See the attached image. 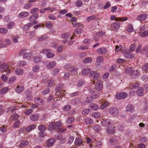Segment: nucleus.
I'll list each match as a JSON object with an SVG mask.
<instances>
[{
	"mask_svg": "<svg viewBox=\"0 0 148 148\" xmlns=\"http://www.w3.org/2000/svg\"><path fill=\"white\" fill-rule=\"evenodd\" d=\"M90 68H86L83 70L82 72V74L84 75H86L89 74H90V73L92 72Z\"/></svg>",
	"mask_w": 148,
	"mask_h": 148,
	"instance_id": "obj_18",
	"label": "nucleus"
},
{
	"mask_svg": "<svg viewBox=\"0 0 148 148\" xmlns=\"http://www.w3.org/2000/svg\"><path fill=\"white\" fill-rule=\"evenodd\" d=\"M82 143V140L81 138H76L75 141V144L76 145H79L81 144Z\"/></svg>",
	"mask_w": 148,
	"mask_h": 148,
	"instance_id": "obj_34",
	"label": "nucleus"
},
{
	"mask_svg": "<svg viewBox=\"0 0 148 148\" xmlns=\"http://www.w3.org/2000/svg\"><path fill=\"white\" fill-rule=\"evenodd\" d=\"M90 92L91 94V97L92 98H95L100 95V93L97 91H90Z\"/></svg>",
	"mask_w": 148,
	"mask_h": 148,
	"instance_id": "obj_10",
	"label": "nucleus"
},
{
	"mask_svg": "<svg viewBox=\"0 0 148 148\" xmlns=\"http://www.w3.org/2000/svg\"><path fill=\"white\" fill-rule=\"evenodd\" d=\"M47 85L48 87H50L55 85V84L53 80L51 79L47 82Z\"/></svg>",
	"mask_w": 148,
	"mask_h": 148,
	"instance_id": "obj_39",
	"label": "nucleus"
},
{
	"mask_svg": "<svg viewBox=\"0 0 148 148\" xmlns=\"http://www.w3.org/2000/svg\"><path fill=\"white\" fill-rule=\"evenodd\" d=\"M19 117V116L15 113H13L11 116V120L14 121L18 119Z\"/></svg>",
	"mask_w": 148,
	"mask_h": 148,
	"instance_id": "obj_28",
	"label": "nucleus"
},
{
	"mask_svg": "<svg viewBox=\"0 0 148 148\" xmlns=\"http://www.w3.org/2000/svg\"><path fill=\"white\" fill-rule=\"evenodd\" d=\"M36 127V125H32L28 127L27 128H25V131L27 132H29L34 129Z\"/></svg>",
	"mask_w": 148,
	"mask_h": 148,
	"instance_id": "obj_30",
	"label": "nucleus"
},
{
	"mask_svg": "<svg viewBox=\"0 0 148 148\" xmlns=\"http://www.w3.org/2000/svg\"><path fill=\"white\" fill-rule=\"evenodd\" d=\"M106 130V132L107 134H112L115 131L114 127H108Z\"/></svg>",
	"mask_w": 148,
	"mask_h": 148,
	"instance_id": "obj_24",
	"label": "nucleus"
},
{
	"mask_svg": "<svg viewBox=\"0 0 148 148\" xmlns=\"http://www.w3.org/2000/svg\"><path fill=\"white\" fill-rule=\"evenodd\" d=\"M56 64V62L54 61H52L50 62L47 65V68L48 69H51L54 68Z\"/></svg>",
	"mask_w": 148,
	"mask_h": 148,
	"instance_id": "obj_15",
	"label": "nucleus"
},
{
	"mask_svg": "<svg viewBox=\"0 0 148 148\" xmlns=\"http://www.w3.org/2000/svg\"><path fill=\"white\" fill-rule=\"evenodd\" d=\"M14 24V22H11L8 24L7 25V27L8 29H10L12 28V26Z\"/></svg>",
	"mask_w": 148,
	"mask_h": 148,
	"instance_id": "obj_55",
	"label": "nucleus"
},
{
	"mask_svg": "<svg viewBox=\"0 0 148 148\" xmlns=\"http://www.w3.org/2000/svg\"><path fill=\"white\" fill-rule=\"evenodd\" d=\"M51 50L50 49H42L40 52V53H45L47 54L48 52H51Z\"/></svg>",
	"mask_w": 148,
	"mask_h": 148,
	"instance_id": "obj_46",
	"label": "nucleus"
},
{
	"mask_svg": "<svg viewBox=\"0 0 148 148\" xmlns=\"http://www.w3.org/2000/svg\"><path fill=\"white\" fill-rule=\"evenodd\" d=\"M48 130L51 131H53L56 129L55 126V123H50L48 126Z\"/></svg>",
	"mask_w": 148,
	"mask_h": 148,
	"instance_id": "obj_27",
	"label": "nucleus"
},
{
	"mask_svg": "<svg viewBox=\"0 0 148 148\" xmlns=\"http://www.w3.org/2000/svg\"><path fill=\"white\" fill-rule=\"evenodd\" d=\"M55 142V140L53 138L48 140L46 142L47 146L48 147L52 146Z\"/></svg>",
	"mask_w": 148,
	"mask_h": 148,
	"instance_id": "obj_19",
	"label": "nucleus"
},
{
	"mask_svg": "<svg viewBox=\"0 0 148 148\" xmlns=\"http://www.w3.org/2000/svg\"><path fill=\"white\" fill-rule=\"evenodd\" d=\"M38 129L40 131L39 133V135L40 137H44L46 135V132L45 131L47 130L46 126L43 125H41L38 126Z\"/></svg>",
	"mask_w": 148,
	"mask_h": 148,
	"instance_id": "obj_2",
	"label": "nucleus"
},
{
	"mask_svg": "<svg viewBox=\"0 0 148 148\" xmlns=\"http://www.w3.org/2000/svg\"><path fill=\"white\" fill-rule=\"evenodd\" d=\"M63 87V84H60L55 88V90L56 92H57L56 93V95L57 94L58 95V91L62 89Z\"/></svg>",
	"mask_w": 148,
	"mask_h": 148,
	"instance_id": "obj_33",
	"label": "nucleus"
},
{
	"mask_svg": "<svg viewBox=\"0 0 148 148\" xmlns=\"http://www.w3.org/2000/svg\"><path fill=\"white\" fill-rule=\"evenodd\" d=\"M39 16L38 14H34L31 16L29 19V21L32 22L34 19H36L38 18Z\"/></svg>",
	"mask_w": 148,
	"mask_h": 148,
	"instance_id": "obj_29",
	"label": "nucleus"
},
{
	"mask_svg": "<svg viewBox=\"0 0 148 148\" xmlns=\"http://www.w3.org/2000/svg\"><path fill=\"white\" fill-rule=\"evenodd\" d=\"M127 96V94L124 92L117 93L116 95V98L118 99H122L125 98Z\"/></svg>",
	"mask_w": 148,
	"mask_h": 148,
	"instance_id": "obj_5",
	"label": "nucleus"
},
{
	"mask_svg": "<svg viewBox=\"0 0 148 148\" xmlns=\"http://www.w3.org/2000/svg\"><path fill=\"white\" fill-rule=\"evenodd\" d=\"M84 122L87 124L91 125L93 123V120L90 118H86L84 119Z\"/></svg>",
	"mask_w": 148,
	"mask_h": 148,
	"instance_id": "obj_21",
	"label": "nucleus"
},
{
	"mask_svg": "<svg viewBox=\"0 0 148 148\" xmlns=\"http://www.w3.org/2000/svg\"><path fill=\"white\" fill-rule=\"evenodd\" d=\"M142 70L144 71L148 70V63L146 64L143 66Z\"/></svg>",
	"mask_w": 148,
	"mask_h": 148,
	"instance_id": "obj_61",
	"label": "nucleus"
},
{
	"mask_svg": "<svg viewBox=\"0 0 148 148\" xmlns=\"http://www.w3.org/2000/svg\"><path fill=\"white\" fill-rule=\"evenodd\" d=\"M8 32V30L5 28H0V33L6 34Z\"/></svg>",
	"mask_w": 148,
	"mask_h": 148,
	"instance_id": "obj_57",
	"label": "nucleus"
},
{
	"mask_svg": "<svg viewBox=\"0 0 148 148\" xmlns=\"http://www.w3.org/2000/svg\"><path fill=\"white\" fill-rule=\"evenodd\" d=\"M39 10V9L37 8H34L31 10L30 11V13L31 14H34L37 12Z\"/></svg>",
	"mask_w": 148,
	"mask_h": 148,
	"instance_id": "obj_58",
	"label": "nucleus"
},
{
	"mask_svg": "<svg viewBox=\"0 0 148 148\" xmlns=\"http://www.w3.org/2000/svg\"><path fill=\"white\" fill-rule=\"evenodd\" d=\"M34 102L36 104L38 105H42L44 102L41 98L38 97H36L34 99Z\"/></svg>",
	"mask_w": 148,
	"mask_h": 148,
	"instance_id": "obj_13",
	"label": "nucleus"
},
{
	"mask_svg": "<svg viewBox=\"0 0 148 148\" xmlns=\"http://www.w3.org/2000/svg\"><path fill=\"white\" fill-rule=\"evenodd\" d=\"M48 36L46 35H43L41 36L38 38V40L39 41H41L47 39Z\"/></svg>",
	"mask_w": 148,
	"mask_h": 148,
	"instance_id": "obj_36",
	"label": "nucleus"
},
{
	"mask_svg": "<svg viewBox=\"0 0 148 148\" xmlns=\"http://www.w3.org/2000/svg\"><path fill=\"white\" fill-rule=\"evenodd\" d=\"M74 120V119L73 117H70L66 121L67 123L68 124L71 123Z\"/></svg>",
	"mask_w": 148,
	"mask_h": 148,
	"instance_id": "obj_60",
	"label": "nucleus"
},
{
	"mask_svg": "<svg viewBox=\"0 0 148 148\" xmlns=\"http://www.w3.org/2000/svg\"><path fill=\"white\" fill-rule=\"evenodd\" d=\"M94 75L92 78L93 82L95 83V80L98 79L100 76V74L98 73H96L94 71L91 72L90 73V76H92Z\"/></svg>",
	"mask_w": 148,
	"mask_h": 148,
	"instance_id": "obj_6",
	"label": "nucleus"
},
{
	"mask_svg": "<svg viewBox=\"0 0 148 148\" xmlns=\"http://www.w3.org/2000/svg\"><path fill=\"white\" fill-rule=\"evenodd\" d=\"M128 19L127 17H123L122 18L117 17L116 19L115 20L117 21H124Z\"/></svg>",
	"mask_w": 148,
	"mask_h": 148,
	"instance_id": "obj_48",
	"label": "nucleus"
},
{
	"mask_svg": "<svg viewBox=\"0 0 148 148\" xmlns=\"http://www.w3.org/2000/svg\"><path fill=\"white\" fill-rule=\"evenodd\" d=\"M101 124L103 126L107 127L111 124L110 120L108 119H103L101 121Z\"/></svg>",
	"mask_w": 148,
	"mask_h": 148,
	"instance_id": "obj_11",
	"label": "nucleus"
},
{
	"mask_svg": "<svg viewBox=\"0 0 148 148\" xmlns=\"http://www.w3.org/2000/svg\"><path fill=\"white\" fill-rule=\"evenodd\" d=\"M83 30L82 28H80L75 29L74 32L76 34H78L83 32Z\"/></svg>",
	"mask_w": 148,
	"mask_h": 148,
	"instance_id": "obj_50",
	"label": "nucleus"
},
{
	"mask_svg": "<svg viewBox=\"0 0 148 148\" xmlns=\"http://www.w3.org/2000/svg\"><path fill=\"white\" fill-rule=\"evenodd\" d=\"M8 90V87H4L2 88L0 90V93L1 94H4L6 93Z\"/></svg>",
	"mask_w": 148,
	"mask_h": 148,
	"instance_id": "obj_47",
	"label": "nucleus"
},
{
	"mask_svg": "<svg viewBox=\"0 0 148 148\" xmlns=\"http://www.w3.org/2000/svg\"><path fill=\"white\" fill-rule=\"evenodd\" d=\"M42 59V57L40 55L35 56L33 60L34 62L35 63H38Z\"/></svg>",
	"mask_w": 148,
	"mask_h": 148,
	"instance_id": "obj_22",
	"label": "nucleus"
},
{
	"mask_svg": "<svg viewBox=\"0 0 148 148\" xmlns=\"http://www.w3.org/2000/svg\"><path fill=\"white\" fill-rule=\"evenodd\" d=\"M50 91V89L49 88H47L44 91H43L42 92V94L44 95H45L49 93Z\"/></svg>",
	"mask_w": 148,
	"mask_h": 148,
	"instance_id": "obj_62",
	"label": "nucleus"
},
{
	"mask_svg": "<svg viewBox=\"0 0 148 148\" xmlns=\"http://www.w3.org/2000/svg\"><path fill=\"white\" fill-rule=\"evenodd\" d=\"M40 69V66L38 65H36L34 66L33 69V70L34 72H37Z\"/></svg>",
	"mask_w": 148,
	"mask_h": 148,
	"instance_id": "obj_54",
	"label": "nucleus"
},
{
	"mask_svg": "<svg viewBox=\"0 0 148 148\" xmlns=\"http://www.w3.org/2000/svg\"><path fill=\"white\" fill-rule=\"evenodd\" d=\"M140 36L141 37H145L148 36V31H145L143 32L140 33Z\"/></svg>",
	"mask_w": 148,
	"mask_h": 148,
	"instance_id": "obj_44",
	"label": "nucleus"
},
{
	"mask_svg": "<svg viewBox=\"0 0 148 148\" xmlns=\"http://www.w3.org/2000/svg\"><path fill=\"white\" fill-rule=\"evenodd\" d=\"M23 70L21 68L17 69L15 71L16 74L19 75H22L23 73Z\"/></svg>",
	"mask_w": 148,
	"mask_h": 148,
	"instance_id": "obj_31",
	"label": "nucleus"
},
{
	"mask_svg": "<svg viewBox=\"0 0 148 148\" xmlns=\"http://www.w3.org/2000/svg\"><path fill=\"white\" fill-rule=\"evenodd\" d=\"M29 13L28 12H22L18 14V16L20 18H25L28 15Z\"/></svg>",
	"mask_w": 148,
	"mask_h": 148,
	"instance_id": "obj_25",
	"label": "nucleus"
},
{
	"mask_svg": "<svg viewBox=\"0 0 148 148\" xmlns=\"http://www.w3.org/2000/svg\"><path fill=\"white\" fill-rule=\"evenodd\" d=\"M24 87L22 85H18L15 89L16 92L18 93H21L24 90Z\"/></svg>",
	"mask_w": 148,
	"mask_h": 148,
	"instance_id": "obj_12",
	"label": "nucleus"
},
{
	"mask_svg": "<svg viewBox=\"0 0 148 148\" xmlns=\"http://www.w3.org/2000/svg\"><path fill=\"white\" fill-rule=\"evenodd\" d=\"M76 4L77 7H80L82 6V2L80 0H78L76 2Z\"/></svg>",
	"mask_w": 148,
	"mask_h": 148,
	"instance_id": "obj_64",
	"label": "nucleus"
},
{
	"mask_svg": "<svg viewBox=\"0 0 148 148\" xmlns=\"http://www.w3.org/2000/svg\"><path fill=\"white\" fill-rule=\"evenodd\" d=\"M99 81H97V84L96 86V89L98 91L101 90L102 88V86L101 83H99Z\"/></svg>",
	"mask_w": 148,
	"mask_h": 148,
	"instance_id": "obj_32",
	"label": "nucleus"
},
{
	"mask_svg": "<svg viewBox=\"0 0 148 148\" xmlns=\"http://www.w3.org/2000/svg\"><path fill=\"white\" fill-rule=\"evenodd\" d=\"M147 14H143L138 16L137 19L139 21H143L145 20L147 18Z\"/></svg>",
	"mask_w": 148,
	"mask_h": 148,
	"instance_id": "obj_16",
	"label": "nucleus"
},
{
	"mask_svg": "<svg viewBox=\"0 0 148 148\" xmlns=\"http://www.w3.org/2000/svg\"><path fill=\"white\" fill-rule=\"evenodd\" d=\"M9 66L6 63L2 64L0 66V71H4L8 69Z\"/></svg>",
	"mask_w": 148,
	"mask_h": 148,
	"instance_id": "obj_17",
	"label": "nucleus"
},
{
	"mask_svg": "<svg viewBox=\"0 0 148 148\" xmlns=\"http://www.w3.org/2000/svg\"><path fill=\"white\" fill-rule=\"evenodd\" d=\"M100 113L97 112H95L92 114L91 116L92 117L95 118V119H97L100 116Z\"/></svg>",
	"mask_w": 148,
	"mask_h": 148,
	"instance_id": "obj_52",
	"label": "nucleus"
},
{
	"mask_svg": "<svg viewBox=\"0 0 148 148\" xmlns=\"http://www.w3.org/2000/svg\"><path fill=\"white\" fill-rule=\"evenodd\" d=\"M62 124V123L60 121L56 122V124L55 123V126L56 129H58L60 128Z\"/></svg>",
	"mask_w": 148,
	"mask_h": 148,
	"instance_id": "obj_40",
	"label": "nucleus"
},
{
	"mask_svg": "<svg viewBox=\"0 0 148 148\" xmlns=\"http://www.w3.org/2000/svg\"><path fill=\"white\" fill-rule=\"evenodd\" d=\"M22 53L23 54V57L25 58L30 57L33 54L32 52H30L29 50L28 49H23Z\"/></svg>",
	"mask_w": 148,
	"mask_h": 148,
	"instance_id": "obj_4",
	"label": "nucleus"
},
{
	"mask_svg": "<svg viewBox=\"0 0 148 148\" xmlns=\"http://www.w3.org/2000/svg\"><path fill=\"white\" fill-rule=\"evenodd\" d=\"M136 48V45L134 44H132L129 48V51L130 52H132L134 51Z\"/></svg>",
	"mask_w": 148,
	"mask_h": 148,
	"instance_id": "obj_35",
	"label": "nucleus"
},
{
	"mask_svg": "<svg viewBox=\"0 0 148 148\" xmlns=\"http://www.w3.org/2000/svg\"><path fill=\"white\" fill-rule=\"evenodd\" d=\"M39 117L38 114H32L29 116L31 120L33 121H35L37 120Z\"/></svg>",
	"mask_w": 148,
	"mask_h": 148,
	"instance_id": "obj_9",
	"label": "nucleus"
},
{
	"mask_svg": "<svg viewBox=\"0 0 148 148\" xmlns=\"http://www.w3.org/2000/svg\"><path fill=\"white\" fill-rule=\"evenodd\" d=\"M126 112H132L134 110L133 105L131 104H128L125 108Z\"/></svg>",
	"mask_w": 148,
	"mask_h": 148,
	"instance_id": "obj_20",
	"label": "nucleus"
},
{
	"mask_svg": "<svg viewBox=\"0 0 148 148\" xmlns=\"http://www.w3.org/2000/svg\"><path fill=\"white\" fill-rule=\"evenodd\" d=\"M89 107L93 110H96L98 109L99 107L96 104L92 103L90 105Z\"/></svg>",
	"mask_w": 148,
	"mask_h": 148,
	"instance_id": "obj_26",
	"label": "nucleus"
},
{
	"mask_svg": "<svg viewBox=\"0 0 148 148\" xmlns=\"http://www.w3.org/2000/svg\"><path fill=\"white\" fill-rule=\"evenodd\" d=\"M84 84V82L82 80H80L77 83V86L79 87H81Z\"/></svg>",
	"mask_w": 148,
	"mask_h": 148,
	"instance_id": "obj_63",
	"label": "nucleus"
},
{
	"mask_svg": "<svg viewBox=\"0 0 148 148\" xmlns=\"http://www.w3.org/2000/svg\"><path fill=\"white\" fill-rule=\"evenodd\" d=\"M122 47L121 45H119V46H116L115 49V51L116 52H118L120 51L122 49Z\"/></svg>",
	"mask_w": 148,
	"mask_h": 148,
	"instance_id": "obj_56",
	"label": "nucleus"
},
{
	"mask_svg": "<svg viewBox=\"0 0 148 148\" xmlns=\"http://www.w3.org/2000/svg\"><path fill=\"white\" fill-rule=\"evenodd\" d=\"M20 66H26L27 64L26 62L25 61H20L19 63Z\"/></svg>",
	"mask_w": 148,
	"mask_h": 148,
	"instance_id": "obj_59",
	"label": "nucleus"
},
{
	"mask_svg": "<svg viewBox=\"0 0 148 148\" xmlns=\"http://www.w3.org/2000/svg\"><path fill=\"white\" fill-rule=\"evenodd\" d=\"M124 56L128 58H133L134 56L133 55H131V53L130 52H126L124 54Z\"/></svg>",
	"mask_w": 148,
	"mask_h": 148,
	"instance_id": "obj_43",
	"label": "nucleus"
},
{
	"mask_svg": "<svg viewBox=\"0 0 148 148\" xmlns=\"http://www.w3.org/2000/svg\"><path fill=\"white\" fill-rule=\"evenodd\" d=\"M144 88L142 87H139L136 91V94L139 96H141L143 95Z\"/></svg>",
	"mask_w": 148,
	"mask_h": 148,
	"instance_id": "obj_14",
	"label": "nucleus"
},
{
	"mask_svg": "<svg viewBox=\"0 0 148 148\" xmlns=\"http://www.w3.org/2000/svg\"><path fill=\"white\" fill-rule=\"evenodd\" d=\"M148 51V46H146L143 48L141 50V52L142 53L146 54V52Z\"/></svg>",
	"mask_w": 148,
	"mask_h": 148,
	"instance_id": "obj_49",
	"label": "nucleus"
},
{
	"mask_svg": "<svg viewBox=\"0 0 148 148\" xmlns=\"http://www.w3.org/2000/svg\"><path fill=\"white\" fill-rule=\"evenodd\" d=\"M109 105V103L108 101H106L104 102L100 107V108L101 109H103L106 108Z\"/></svg>",
	"mask_w": 148,
	"mask_h": 148,
	"instance_id": "obj_45",
	"label": "nucleus"
},
{
	"mask_svg": "<svg viewBox=\"0 0 148 148\" xmlns=\"http://www.w3.org/2000/svg\"><path fill=\"white\" fill-rule=\"evenodd\" d=\"M66 69H68L69 71H71L73 70L72 66L71 64H65L64 67Z\"/></svg>",
	"mask_w": 148,
	"mask_h": 148,
	"instance_id": "obj_37",
	"label": "nucleus"
},
{
	"mask_svg": "<svg viewBox=\"0 0 148 148\" xmlns=\"http://www.w3.org/2000/svg\"><path fill=\"white\" fill-rule=\"evenodd\" d=\"M29 143V141H27V140H25L21 142L19 144V146L21 147L25 146L28 145Z\"/></svg>",
	"mask_w": 148,
	"mask_h": 148,
	"instance_id": "obj_38",
	"label": "nucleus"
},
{
	"mask_svg": "<svg viewBox=\"0 0 148 148\" xmlns=\"http://www.w3.org/2000/svg\"><path fill=\"white\" fill-rule=\"evenodd\" d=\"M104 60L103 57L101 56H98L96 58V62H97L98 63L101 62H103Z\"/></svg>",
	"mask_w": 148,
	"mask_h": 148,
	"instance_id": "obj_41",
	"label": "nucleus"
},
{
	"mask_svg": "<svg viewBox=\"0 0 148 148\" xmlns=\"http://www.w3.org/2000/svg\"><path fill=\"white\" fill-rule=\"evenodd\" d=\"M71 108V106L69 105H67L64 106L63 108V110L65 111L69 110Z\"/></svg>",
	"mask_w": 148,
	"mask_h": 148,
	"instance_id": "obj_42",
	"label": "nucleus"
},
{
	"mask_svg": "<svg viewBox=\"0 0 148 148\" xmlns=\"http://www.w3.org/2000/svg\"><path fill=\"white\" fill-rule=\"evenodd\" d=\"M126 73H129L130 75L131 78L134 79L138 77L139 75V71L138 70H134L133 69L128 68L125 69Z\"/></svg>",
	"mask_w": 148,
	"mask_h": 148,
	"instance_id": "obj_1",
	"label": "nucleus"
},
{
	"mask_svg": "<svg viewBox=\"0 0 148 148\" xmlns=\"http://www.w3.org/2000/svg\"><path fill=\"white\" fill-rule=\"evenodd\" d=\"M107 51V49L104 47L99 48L97 50V53L100 55L105 54Z\"/></svg>",
	"mask_w": 148,
	"mask_h": 148,
	"instance_id": "obj_8",
	"label": "nucleus"
},
{
	"mask_svg": "<svg viewBox=\"0 0 148 148\" xmlns=\"http://www.w3.org/2000/svg\"><path fill=\"white\" fill-rule=\"evenodd\" d=\"M60 71V69H55L53 70L52 73V75L53 76L56 75L58 74Z\"/></svg>",
	"mask_w": 148,
	"mask_h": 148,
	"instance_id": "obj_51",
	"label": "nucleus"
},
{
	"mask_svg": "<svg viewBox=\"0 0 148 148\" xmlns=\"http://www.w3.org/2000/svg\"><path fill=\"white\" fill-rule=\"evenodd\" d=\"M46 56L47 58H51L53 57L54 56V54L51 52H48L46 54Z\"/></svg>",
	"mask_w": 148,
	"mask_h": 148,
	"instance_id": "obj_53",
	"label": "nucleus"
},
{
	"mask_svg": "<svg viewBox=\"0 0 148 148\" xmlns=\"http://www.w3.org/2000/svg\"><path fill=\"white\" fill-rule=\"evenodd\" d=\"M121 23L118 21H116L112 23L111 27L112 30L114 31H117L120 27Z\"/></svg>",
	"mask_w": 148,
	"mask_h": 148,
	"instance_id": "obj_3",
	"label": "nucleus"
},
{
	"mask_svg": "<svg viewBox=\"0 0 148 148\" xmlns=\"http://www.w3.org/2000/svg\"><path fill=\"white\" fill-rule=\"evenodd\" d=\"M92 59L91 57H87L84 58L83 62L84 64H88L92 62Z\"/></svg>",
	"mask_w": 148,
	"mask_h": 148,
	"instance_id": "obj_23",
	"label": "nucleus"
},
{
	"mask_svg": "<svg viewBox=\"0 0 148 148\" xmlns=\"http://www.w3.org/2000/svg\"><path fill=\"white\" fill-rule=\"evenodd\" d=\"M109 112L114 116L117 115L119 113L118 109L115 107L111 108L109 110Z\"/></svg>",
	"mask_w": 148,
	"mask_h": 148,
	"instance_id": "obj_7",
	"label": "nucleus"
}]
</instances>
